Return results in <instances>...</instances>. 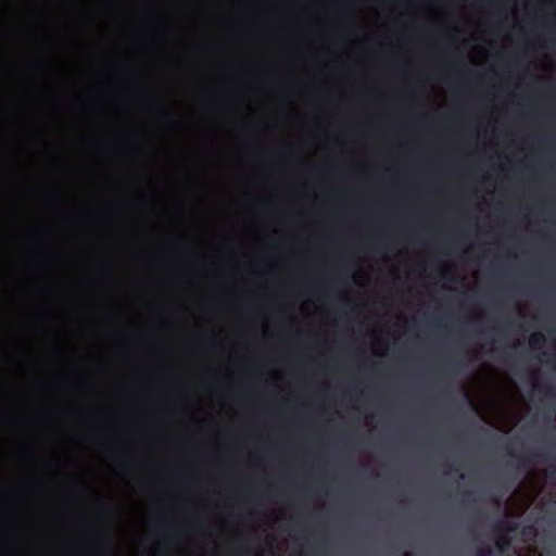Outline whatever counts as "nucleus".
<instances>
[{"mask_svg":"<svg viewBox=\"0 0 556 556\" xmlns=\"http://www.w3.org/2000/svg\"><path fill=\"white\" fill-rule=\"evenodd\" d=\"M460 365H462V363H460V362H456V363H454L453 365H444V366H443V369H444V370H446V371H448L450 369H452V368H457V367H458V366H460Z\"/></svg>","mask_w":556,"mask_h":556,"instance_id":"obj_4","label":"nucleus"},{"mask_svg":"<svg viewBox=\"0 0 556 556\" xmlns=\"http://www.w3.org/2000/svg\"><path fill=\"white\" fill-rule=\"evenodd\" d=\"M404 556H412V554L410 553H405Z\"/></svg>","mask_w":556,"mask_h":556,"instance_id":"obj_7","label":"nucleus"},{"mask_svg":"<svg viewBox=\"0 0 556 556\" xmlns=\"http://www.w3.org/2000/svg\"><path fill=\"white\" fill-rule=\"evenodd\" d=\"M339 7L342 10H346V9H350L351 4L349 2H344V3H341Z\"/></svg>","mask_w":556,"mask_h":556,"instance_id":"obj_5","label":"nucleus"},{"mask_svg":"<svg viewBox=\"0 0 556 556\" xmlns=\"http://www.w3.org/2000/svg\"><path fill=\"white\" fill-rule=\"evenodd\" d=\"M545 338L540 332H534L529 338V344L532 349H540L543 346Z\"/></svg>","mask_w":556,"mask_h":556,"instance_id":"obj_2","label":"nucleus"},{"mask_svg":"<svg viewBox=\"0 0 556 556\" xmlns=\"http://www.w3.org/2000/svg\"><path fill=\"white\" fill-rule=\"evenodd\" d=\"M477 556H493V549L489 545H482L477 548Z\"/></svg>","mask_w":556,"mask_h":556,"instance_id":"obj_3","label":"nucleus"},{"mask_svg":"<svg viewBox=\"0 0 556 556\" xmlns=\"http://www.w3.org/2000/svg\"><path fill=\"white\" fill-rule=\"evenodd\" d=\"M526 463H528V459L522 458V459H521V462H520V464L518 465V467H519V466H521V465H525Z\"/></svg>","mask_w":556,"mask_h":556,"instance_id":"obj_6","label":"nucleus"},{"mask_svg":"<svg viewBox=\"0 0 556 556\" xmlns=\"http://www.w3.org/2000/svg\"><path fill=\"white\" fill-rule=\"evenodd\" d=\"M516 528V523L508 522L503 519H500L494 523L493 529L497 534H500L498 539L496 540V546L501 553H503L505 551V547L508 546L510 543L507 533L515 531Z\"/></svg>","mask_w":556,"mask_h":556,"instance_id":"obj_1","label":"nucleus"}]
</instances>
